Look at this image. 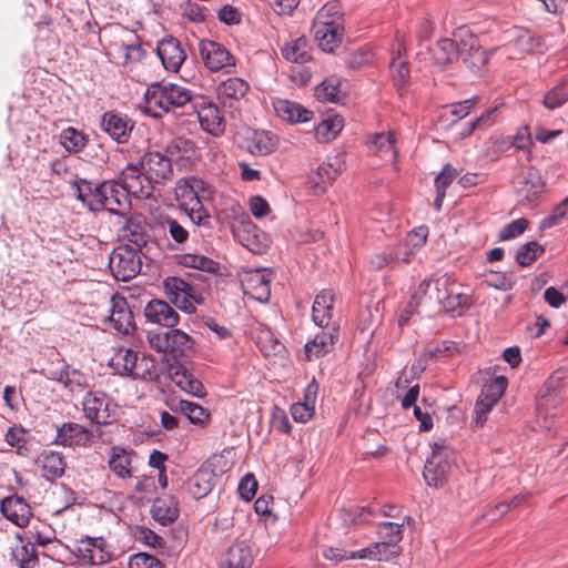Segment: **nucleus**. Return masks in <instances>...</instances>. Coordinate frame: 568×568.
I'll return each mask as SVG.
<instances>
[{"instance_id":"7","label":"nucleus","mask_w":568,"mask_h":568,"mask_svg":"<svg viewBox=\"0 0 568 568\" xmlns=\"http://www.w3.org/2000/svg\"><path fill=\"white\" fill-rule=\"evenodd\" d=\"M109 267L118 281L128 282L134 278L141 271L142 262L139 252L129 244L113 250Z\"/></svg>"},{"instance_id":"30","label":"nucleus","mask_w":568,"mask_h":568,"mask_svg":"<svg viewBox=\"0 0 568 568\" xmlns=\"http://www.w3.org/2000/svg\"><path fill=\"white\" fill-rule=\"evenodd\" d=\"M252 564V549L246 541H237L230 546L222 561L225 568H251Z\"/></svg>"},{"instance_id":"45","label":"nucleus","mask_w":568,"mask_h":568,"mask_svg":"<svg viewBox=\"0 0 568 568\" xmlns=\"http://www.w3.org/2000/svg\"><path fill=\"white\" fill-rule=\"evenodd\" d=\"M544 187L545 185L539 176L534 178L530 175L526 180L525 186L519 191L520 202L529 206L535 205L544 192Z\"/></svg>"},{"instance_id":"4","label":"nucleus","mask_w":568,"mask_h":568,"mask_svg":"<svg viewBox=\"0 0 568 568\" xmlns=\"http://www.w3.org/2000/svg\"><path fill=\"white\" fill-rule=\"evenodd\" d=\"M432 455L426 459L423 477L429 487L442 488L456 468L455 453L440 439L432 445Z\"/></svg>"},{"instance_id":"42","label":"nucleus","mask_w":568,"mask_h":568,"mask_svg":"<svg viewBox=\"0 0 568 568\" xmlns=\"http://www.w3.org/2000/svg\"><path fill=\"white\" fill-rule=\"evenodd\" d=\"M136 364L132 375L133 378L151 382L160 378V369L153 357L143 354L141 357H138Z\"/></svg>"},{"instance_id":"29","label":"nucleus","mask_w":568,"mask_h":568,"mask_svg":"<svg viewBox=\"0 0 568 568\" xmlns=\"http://www.w3.org/2000/svg\"><path fill=\"white\" fill-rule=\"evenodd\" d=\"M169 375L172 382L182 390L193 395L203 396L204 387L202 383L195 378L183 365L180 363L172 364L169 367Z\"/></svg>"},{"instance_id":"12","label":"nucleus","mask_w":568,"mask_h":568,"mask_svg":"<svg viewBox=\"0 0 568 568\" xmlns=\"http://www.w3.org/2000/svg\"><path fill=\"white\" fill-rule=\"evenodd\" d=\"M201 57L210 71H220L223 68L235 67V59L221 43L203 40L200 43Z\"/></svg>"},{"instance_id":"44","label":"nucleus","mask_w":568,"mask_h":568,"mask_svg":"<svg viewBox=\"0 0 568 568\" xmlns=\"http://www.w3.org/2000/svg\"><path fill=\"white\" fill-rule=\"evenodd\" d=\"M180 264L185 267L196 268L207 273H215L219 270L217 262L201 254H183L180 256Z\"/></svg>"},{"instance_id":"2","label":"nucleus","mask_w":568,"mask_h":568,"mask_svg":"<svg viewBox=\"0 0 568 568\" xmlns=\"http://www.w3.org/2000/svg\"><path fill=\"white\" fill-rule=\"evenodd\" d=\"M432 59L437 67H452L459 59L465 68H485L488 55L481 51L477 36L466 27H459L453 33V39H440L430 50Z\"/></svg>"},{"instance_id":"25","label":"nucleus","mask_w":568,"mask_h":568,"mask_svg":"<svg viewBox=\"0 0 568 568\" xmlns=\"http://www.w3.org/2000/svg\"><path fill=\"white\" fill-rule=\"evenodd\" d=\"M335 303V295L331 290L320 292L312 306V317L318 327L337 325L332 322V312Z\"/></svg>"},{"instance_id":"53","label":"nucleus","mask_w":568,"mask_h":568,"mask_svg":"<svg viewBox=\"0 0 568 568\" xmlns=\"http://www.w3.org/2000/svg\"><path fill=\"white\" fill-rule=\"evenodd\" d=\"M545 248L537 242H528L521 245L516 253V262L520 266H528L532 264L541 254Z\"/></svg>"},{"instance_id":"50","label":"nucleus","mask_w":568,"mask_h":568,"mask_svg":"<svg viewBox=\"0 0 568 568\" xmlns=\"http://www.w3.org/2000/svg\"><path fill=\"white\" fill-rule=\"evenodd\" d=\"M171 409L181 412L193 424H202L209 417L207 412L201 405L185 399L179 400L178 405Z\"/></svg>"},{"instance_id":"43","label":"nucleus","mask_w":568,"mask_h":568,"mask_svg":"<svg viewBox=\"0 0 568 568\" xmlns=\"http://www.w3.org/2000/svg\"><path fill=\"white\" fill-rule=\"evenodd\" d=\"M341 93V82L334 77L325 79L315 88V97L322 102H338Z\"/></svg>"},{"instance_id":"26","label":"nucleus","mask_w":568,"mask_h":568,"mask_svg":"<svg viewBox=\"0 0 568 568\" xmlns=\"http://www.w3.org/2000/svg\"><path fill=\"white\" fill-rule=\"evenodd\" d=\"M165 152L172 162L183 166L192 165L197 160V149L192 140L184 138L173 139L166 146Z\"/></svg>"},{"instance_id":"17","label":"nucleus","mask_w":568,"mask_h":568,"mask_svg":"<svg viewBox=\"0 0 568 568\" xmlns=\"http://www.w3.org/2000/svg\"><path fill=\"white\" fill-rule=\"evenodd\" d=\"M1 514L18 527L24 528L32 517V509L26 499L18 495H11L2 499Z\"/></svg>"},{"instance_id":"62","label":"nucleus","mask_w":568,"mask_h":568,"mask_svg":"<svg viewBox=\"0 0 568 568\" xmlns=\"http://www.w3.org/2000/svg\"><path fill=\"white\" fill-rule=\"evenodd\" d=\"M528 226V221L524 217L511 221L506 224L498 234L500 241H509L521 235Z\"/></svg>"},{"instance_id":"31","label":"nucleus","mask_w":568,"mask_h":568,"mask_svg":"<svg viewBox=\"0 0 568 568\" xmlns=\"http://www.w3.org/2000/svg\"><path fill=\"white\" fill-rule=\"evenodd\" d=\"M250 90V84L237 77L229 78L225 81H222L217 88V95L222 103L226 104L232 101H239Z\"/></svg>"},{"instance_id":"13","label":"nucleus","mask_w":568,"mask_h":568,"mask_svg":"<svg viewBox=\"0 0 568 568\" xmlns=\"http://www.w3.org/2000/svg\"><path fill=\"white\" fill-rule=\"evenodd\" d=\"M143 315L150 324L173 328L180 321V315L170 303L153 298L144 306Z\"/></svg>"},{"instance_id":"5","label":"nucleus","mask_w":568,"mask_h":568,"mask_svg":"<svg viewBox=\"0 0 568 568\" xmlns=\"http://www.w3.org/2000/svg\"><path fill=\"white\" fill-rule=\"evenodd\" d=\"M97 211L106 210L112 214L124 215L130 210V194L122 173L119 181L108 180L94 185Z\"/></svg>"},{"instance_id":"36","label":"nucleus","mask_w":568,"mask_h":568,"mask_svg":"<svg viewBox=\"0 0 568 568\" xmlns=\"http://www.w3.org/2000/svg\"><path fill=\"white\" fill-rule=\"evenodd\" d=\"M283 57L294 63L303 64L311 59L310 45L306 38L301 37L282 48Z\"/></svg>"},{"instance_id":"28","label":"nucleus","mask_w":568,"mask_h":568,"mask_svg":"<svg viewBox=\"0 0 568 568\" xmlns=\"http://www.w3.org/2000/svg\"><path fill=\"white\" fill-rule=\"evenodd\" d=\"M37 465L42 476L49 481L61 478L67 467L62 453L54 450H43L37 459Z\"/></svg>"},{"instance_id":"40","label":"nucleus","mask_w":568,"mask_h":568,"mask_svg":"<svg viewBox=\"0 0 568 568\" xmlns=\"http://www.w3.org/2000/svg\"><path fill=\"white\" fill-rule=\"evenodd\" d=\"M448 295L442 297L443 310L452 316H460L467 308L468 295L460 292L459 287L448 292Z\"/></svg>"},{"instance_id":"57","label":"nucleus","mask_w":568,"mask_h":568,"mask_svg":"<svg viewBox=\"0 0 568 568\" xmlns=\"http://www.w3.org/2000/svg\"><path fill=\"white\" fill-rule=\"evenodd\" d=\"M459 285L453 274L445 273L442 275H435V300L440 304L442 297H445V295H448L450 291H454V288H458Z\"/></svg>"},{"instance_id":"52","label":"nucleus","mask_w":568,"mask_h":568,"mask_svg":"<svg viewBox=\"0 0 568 568\" xmlns=\"http://www.w3.org/2000/svg\"><path fill=\"white\" fill-rule=\"evenodd\" d=\"M404 524L385 521L378 525V535L381 540L387 542L392 548L403 539Z\"/></svg>"},{"instance_id":"14","label":"nucleus","mask_w":568,"mask_h":568,"mask_svg":"<svg viewBox=\"0 0 568 568\" xmlns=\"http://www.w3.org/2000/svg\"><path fill=\"white\" fill-rule=\"evenodd\" d=\"M164 292L169 301L185 313L194 312V305L190 301L193 297V287L180 277H168L163 283Z\"/></svg>"},{"instance_id":"60","label":"nucleus","mask_w":568,"mask_h":568,"mask_svg":"<svg viewBox=\"0 0 568 568\" xmlns=\"http://www.w3.org/2000/svg\"><path fill=\"white\" fill-rule=\"evenodd\" d=\"M26 429L22 426L13 425L11 426L4 435L6 442L17 448V453L19 455L23 454V450L27 449V439L24 437Z\"/></svg>"},{"instance_id":"23","label":"nucleus","mask_w":568,"mask_h":568,"mask_svg":"<svg viewBox=\"0 0 568 568\" xmlns=\"http://www.w3.org/2000/svg\"><path fill=\"white\" fill-rule=\"evenodd\" d=\"M197 119L202 130L212 136L219 138L223 135L226 130V121L222 111L214 103L203 105L197 111Z\"/></svg>"},{"instance_id":"46","label":"nucleus","mask_w":568,"mask_h":568,"mask_svg":"<svg viewBox=\"0 0 568 568\" xmlns=\"http://www.w3.org/2000/svg\"><path fill=\"white\" fill-rule=\"evenodd\" d=\"M187 490L196 500L204 498L212 490V483L206 471L194 474L187 484Z\"/></svg>"},{"instance_id":"22","label":"nucleus","mask_w":568,"mask_h":568,"mask_svg":"<svg viewBox=\"0 0 568 568\" xmlns=\"http://www.w3.org/2000/svg\"><path fill=\"white\" fill-rule=\"evenodd\" d=\"M341 171L342 164L337 158H335L334 161L323 162L316 171L308 176V183L314 190V193L317 195L325 193L326 186L336 180Z\"/></svg>"},{"instance_id":"49","label":"nucleus","mask_w":568,"mask_h":568,"mask_svg":"<svg viewBox=\"0 0 568 568\" xmlns=\"http://www.w3.org/2000/svg\"><path fill=\"white\" fill-rule=\"evenodd\" d=\"M407 67L405 36L396 32L395 42L390 51L389 68L392 71H402Z\"/></svg>"},{"instance_id":"59","label":"nucleus","mask_w":568,"mask_h":568,"mask_svg":"<svg viewBox=\"0 0 568 568\" xmlns=\"http://www.w3.org/2000/svg\"><path fill=\"white\" fill-rule=\"evenodd\" d=\"M162 225L175 243L183 244L187 241L189 231L176 220L168 216L163 220Z\"/></svg>"},{"instance_id":"20","label":"nucleus","mask_w":568,"mask_h":568,"mask_svg":"<svg viewBox=\"0 0 568 568\" xmlns=\"http://www.w3.org/2000/svg\"><path fill=\"white\" fill-rule=\"evenodd\" d=\"M49 378L62 384L71 393L83 392L90 386L89 376L68 364H64L58 371H52Z\"/></svg>"},{"instance_id":"37","label":"nucleus","mask_w":568,"mask_h":568,"mask_svg":"<svg viewBox=\"0 0 568 568\" xmlns=\"http://www.w3.org/2000/svg\"><path fill=\"white\" fill-rule=\"evenodd\" d=\"M61 145L69 153H79L89 142V138L82 131L69 126L63 129L59 135Z\"/></svg>"},{"instance_id":"47","label":"nucleus","mask_w":568,"mask_h":568,"mask_svg":"<svg viewBox=\"0 0 568 568\" xmlns=\"http://www.w3.org/2000/svg\"><path fill=\"white\" fill-rule=\"evenodd\" d=\"M273 148V139L266 131H254L247 145V150L254 155H266Z\"/></svg>"},{"instance_id":"38","label":"nucleus","mask_w":568,"mask_h":568,"mask_svg":"<svg viewBox=\"0 0 568 568\" xmlns=\"http://www.w3.org/2000/svg\"><path fill=\"white\" fill-rule=\"evenodd\" d=\"M122 237L126 241V244L139 253L148 243L145 229L139 222L132 220L128 221L123 227Z\"/></svg>"},{"instance_id":"64","label":"nucleus","mask_w":568,"mask_h":568,"mask_svg":"<svg viewBox=\"0 0 568 568\" xmlns=\"http://www.w3.org/2000/svg\"><path fill=\"white\" fill-rule=\"evenodd\" d=\"M258 344L265 355L277 354L283 348V345L268 328L261 331Z\"/></svg>"},{"instance_id":"10","label":"nucleus","mask_w":568,"mask_h":568,"mask_svg":"<svg viewBox=\"0 0 568 568\" xmlns=\"http://www.w3.org/2000/svg\"><path fill=\"white\" fill-rule=\"evenodd\" d=\"M75 557L82 564L103 565L111 560L112 554L102 537H85L75 542Z\"/></svg>"},{"instance_id":"34","label":"nucleus","mask_w":568,"mask_h":568,"mask_svg":"<svg viewBox=\"0 0 568 568\" xmlns=\"http://www.w3.org/2000/svg\"><path fill=\"white\" fill-rule=\"evenodd\" d=\"M372 150L385 161H394L397 152L395 149V139L392 132H381L373 135Z\"/></svg>"},{"instance_id":"32","label":"nucleus","mask_w":568,"mask_h":568,"mask_svg":"<svg viewBox=\"0 0 568 568\" xmlns=\"http://www.w3.org/2000/svg\"><path fill=\"white\" fill-rule=\"evenodd\" d=\"M268 274L256 271L250 274L246 280V288L251 291L252 296L260 301L266 302L271 295Z\"/></svg>"},{"instance_id":"15","label":"nucleus","mask_w":568,"mask_h":568,"mask_svg":"<svg viewBox=\"0 0 568 568\" xmlns=\"http://www.w3.org/2000/svg\"><path fill=\"white\" fill-rule=\"evenodd\" d=\"M108 322L120 334H129L134 329V317L125 297L114 294L111 297Z\"/></svg>"},{"instance_id":"54","label":"nucleus","mask_w":568,"mask_h":568,"mask_svg":"<svg viewBox=\"0 0 568 568\" xmlns=\"http://www.w3.org/2000/svg\"><path fill=\"white\" fill-rule=\"evenodd\" d=\"M75 187L77 199L85 204L91 211H97L95 191L92 182L79 180L73 183Z\"/></svg>"},{"instance_id":"63","label":"nucleus","mask_w":568,"mask_h":568,"mask_svg":"<svg viewBox=\"0 0 568 568\" xmlns=\"http://www.w3.org/2000/svg\"><path fill=\"white\" fill-rule=\"evenodd\" d=\"M129 568H164V564L153 555L138 552L130 557Z\"/></svg>"},{"instance_id":"41","label":"nucleus","mask_w":568,"mask_h":568,"mask_svg":"<svg viewBox=\"0 0 568 568\" xmlns=\"http://www.w3.org/2000/svg\"><path fill=\"white\" fill-rule=\"evenodd\" d=\"M333 22H336L339 24V27H343L344 20H343V12H342V4L339 1H329L326 4H324L316 13L314 23H318L321 27L322 24H333Z\"/></svg>"},{"instance_id":"55","label":"nucleus","mask_w":568,"mask_h":568,"mask_svg":"<svg viewBox=\"0 0 568 568\" xmlns=\"http://www.w3.org/2000/svg\"><path fill=\"white\" fill-rule=\"evenodd\" d=\"M568 219V196L555 206L552 212L547 215L539 225L541 231L560 225Z\"/></svg>"},{"instance_id":"39","label":"nucleus","mask_w":568,"mask_h":568,"mask_svg":"<svg viewBox=\"0 0 568 568\" xmlns=\"http://www.w3.org/2000/svg\"><path fill=\"white\" fill-rule=\"evenodd\" d=\"M152 518L163 526L172 524L179 516L178 508L171 501L156 498L151 506Z\"/></svg>"},{"instance_id":"35","label":"nucleus","mask_w":568,"mask_h":568,"mask_svg":"<svg viewBox=\"0 0 568 568\" xmlns=\"http://www.w3.org/2000/svg\"><path fill=\"white\" fill-rule=\"evenodd\" d=\"M139 354L131 349H120L110 362V365L122 376L132 377Z\"/></svg>"},{"instance_id":"9","label":"nucleus","mask_w":568,"mask_h":568,"mask_svg":"<svg viewBox=\"0 0 568 568\" xmlns=\"http://www.w3.org/2000/svg\"><path fill=\"white\" fill-rule=\"evenodd\" d=\"M115 408L112 399L103 392H88L82 399L84 416L98 425H110L115 420Z\"/></svg>"},{"instance_id":"18","label":"nucleus","mask_w":568,"mask_h":568,"mask_svg":"<svg viewBox=\"0 0 568 568\" xmlns=\"http://www.w3.org/2000/svg\"><path fill=\"white\" fill-rule=\"evenodd\" d=\"M101 128L118 143H125L131 135L134 123L126 115L109 111L102 116Z\"/></svg>"},{"instance_id":"21","label":"nucleus","mask_w":568,"mask_h":568,"mask_svg":"<svg viewBox=\"0 0 568 568\" xmlns=\"http://www.w3.org/2000/svg\"><path fill=\"white\" fill-rule=\"evenodd\" d=\"M272 104L276 115L291 124L305 123L313 118V111L294 101L274 99Z\"/></svg>"},{"instance_id":"61","label":"nucleus","mask_w":568,"mask_h":568,"mask_svg":"<svg viewBox=\"0 0 568 568\" xmlns=\"http://www.w3.org/2000/svg\"><path fill=\"white\" fill-rule=\"evenodd\" d=\"M375 61V52L371 49H358L354 53H352V58L348 61L351 69H359V68H372L378 67L374 63Z\"/></svg>"},{"instance_id":"3","label":"nucleus","mask_w":568,"mask_h":568,"mask_svg":"<svg viewBox=\"0 0 568 568\" xmlns=\"http://www.w3.org/2000/svg\"><path fill=\"white\" fill-rule=\"evenodd\" d=\"M191 99L192 92L182 85L171 82L153 83L145 92V111L153 118H161L171 106H183Z\"/></svg>"},{"instance_id":"6","label":"nucleus","mask_w":568,"mask_h":568,"mask_svg":"<svg viewBox=\"0 0 568 568\" xmlns=\"http://www.w3.org/2000/svg\"><path fill=\"white\" fill-rule=\"evenodd\" d=\"M150 346L159 353H168L174 357L183 356L192 348L190 335L181 329L151 331L148 333Z\"/></svg>"},{"instance_id":"56","label":"nucleus","mask_w":568,"mask_h":568,"mask_svg":"<svg viewBox=\"0 0 568 568\" xmlns=\"http://www.w3.org/2000/svg\"><path fill=\"white\" fill-rule=\"evenodd\" d=\"M568 101V87L560 83L549 90L542 100V104L548 110L560 108Z\"/></svg>"},{"instance_id":"11","label":"nucleus","mask_w":568,"mask_h":568,"mask_svg":"<svg viewBox=\"0 0 568 568\" xmlns=\"http://www.w3.org/2000/svg\"><path fill=\"white\" fill-rule=\"evenodd\" d=\"M93 434L87 427L68 422L57 426L54 444L68 448L88 447L92 443Z\"/></svg>"},{"instance_id":"1","label":"nucleus","mask_w":568,"mask_h":568,"mask_svg":"<svg viewBox=\"0 0 568 568\" xmlns=\"http://www.w3.org/2000/svg\"><path fill=\"white\" fill-rule=\"evenodd\" d=\"M173 175L172 159L159 151H148L136 164L122 170V179L136 199H150L155 184H164Z\"/></svg>"},{"instance_id":"19","label":"nucleus","mask_w":568,"mask_h":568,"mask_svg":"<svg viewBox=\"0 0 568 568\" xmlns=\"http://www.w3.org/2000/svg\"><path fill=\"white\" fill-rule=\"evenodd\" d=\"M156 52L165 71H180L181 64L186 58L180 41L173 37L161 40Z\"/></svg>"},{"instance_id":"27","label":"nucleus","mask_w":568,"mask_h":568,"mask_svg":"<svg viewBox=\"0 0 568 568\" xmlns=\"http://www.w3.org/2000/svg\"><path fill=\"white\" fill-rule=\"evenodd\" d=\"M124 33L130 39L123 40L120 44L115 42L110 47L112 50L111 54L121 60L124 65H131L132 63L140 61L145 55V51L136 41L138 37L134 33L126 30H124Z\"/></svg>"},{"instance_id":"48","label":"nucleus","mask_w":568,"mask_h":568,"mask_svg":"<svg viewBox=\"0 0 568 568\" xmlns=\"http://www.w3.org/2000/svg\"><path fill=\"white\" fill-rule=\"evenodd\" d=\"M344 128V119L341 115L329 116L323 120L316 128V135L322 141H331L342 131Z\"/></svg>"},{"instance_id":"24","label":"nucleus","mask_w":568,"mask_h":568,"mask_svg":"<svg viewBox=\"0 0 568 568\" xmlns=\"http://www.w3.org/2000/svg\"><path fill=\"white\" fill-rule=\"evenodd\" d=\"M313 32L318 48L324 52H333L342 43L344 28L336 22H333V26L331 23L321 27L313 23Z\"/></svg>"},{"instance_id":"8","label":"nucleus","mask_w":568,"mask_h":568,"mask_svg":"<svg viewBox=\"0 0 568 568\" xmlns=\"http://www.w3.org/2000/svg\"><path fill=\"white\" fill-rule=\"evenodd\" d=\"M507 388V379L504 376H497L489 384H486L474 408L473 427H483L487 420V414L499 402Z\"/></svg>"},{"instance_id":"58","label":"nucleus","mask_w":568,"mask_h":568,"mask_svg":"<svg viewBox=\"0 0 568 568\" xmlns=\"http://www.w3.org/2000/svg\"><path fill=\"white\" fill-rule=\"evenodd\" d=\"M205 183L202 180L194 179L191 183L179 185L178 195L186 201V204L192 206L200 200L199 191H204Z\"/></svg>"},{"instance_id":"16","label":"nucleus","mask_w":568,"mask_h":568,"mask_svg":"<svg viewBox=\"0 0 568 568\" xmlns=\"http://www.w3.org/2000/svg\"><path fill=\"white\" fill-rule=\"evenodd\" d=\"M315 337L305 344V355L308 361L320 358L328 354L339 337V326H323Z\"/></svg>"},{"instance_id":"51","label":"nucleus","mask_w":568,"mask_h":568,"mask_svg":"<svg viewBox=\"0 0 568 568\" xmlns=\"http://www.w3.org/2000/svg\"><path fill=\"white\" fill-rule=\"evenodd\" d=\"M530 497L529 493H520L514 496L508 503L503 501L495 505L487 514L486 517L489 520H496L506 515L510 509L517 508L526 503Z\"/></svg>"},{"instance_id":"33","label":"nucleus","mask_w":568,"mask_h":568,"mask_svg":"<svg viewBox=\"0 0 568 568\" xmlns=\"http://www.w3.org/2000/svg\"><path fill=\"white\" fill-rule=\"evenodd\" d=\"M109 467L120 478L131 477V453L118 446L112 447Z\"/></svg>"}]
</instances>
